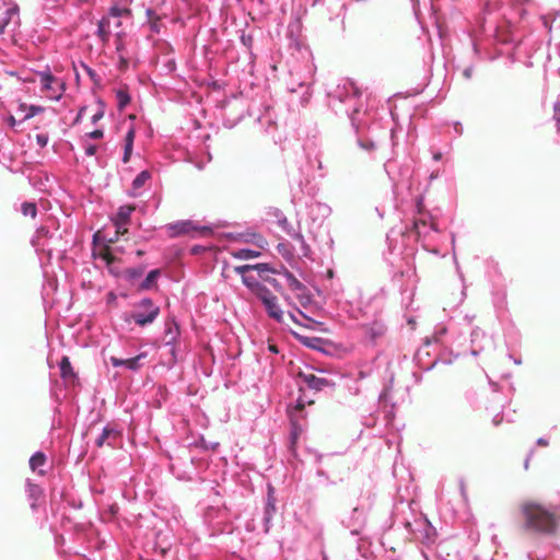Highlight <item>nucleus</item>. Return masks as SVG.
Wrapping results in <instances>:
<instances>
[{
	"label": "nucleus",
	"mask_w": 560,
	"mask_h": 560,
	"mask_svg": "<svg viewBox=\"0 0 560 560\" xmlns=\"http://www.w3.org/2000/svg\"><path fill=\"white\" fill-rule=\"evenodd\" d=\"M526 529L545 534L556 535L560 526V511L557 508H546L537 501H525L521 505Z\"/></svg>",
	"instance_id": "nucleus-1"
},
{
	"label": "nucleus",
	"mask_w": 560,
	"mask_h": 560,
	"mask_svg": "<svg viewBox=\"0 0 560 560\" xmlns=\"http://www.w3.org/2000/svg\"><path fill=\"white\" fill-rule=\"evenodd\" d=\"M159 313L160 307L154 305L150 299H144L136 305L133 312L125 314L124 318L126 322L135 320L140 327H145L158 317Z\"/></svg>",
	"instance_id": "nucleus-2"
},
{
	"label": "nucleus",
	"mask_w": 560,
	"mask_h": 560,
	"mask_svg": "<svg viewBox=\"0 0 560 560\" xmlns=\"http://www.w3.org/2000/svg\"><path fill=\"white\" fill-rule=\"evenodd\" d=\"M168 234L172 237L187 235L192 233H199L201 235H208L211 233V229L207 226H198L192 221H179L167 226Z\"/></svg>",
	"instance_id": "nucleus-3"
},
{
	"label": "nucleus",
	"mask_w": 560,
	"mask_h": 560,
	"mask_svg": "<svg viewBox=\"0 0 560 560\" xmlns=\"http://www.w3.org/2000/svg\"><path fill=\"white\" fill-rule=\"evenodd\" d=\"M264 306L266 307L270 317L278 322L283 320V312L278 305V299L268 289H259V295L257 296Z\"/></svg>",
	"instance_id": "nucleus-4"
},
{
	"label": "nucleus",
	"mask_w": 560,
	"mask_h": 560,
	"mask_svg": "<svg viewBox=\"0 0 560 560\" xmlns=\"http://www.w3.org/2000/svg\"><path fill=\"white\" fill-rule=\"evenodd\" d=\"M39 82H42V89L49 92L48 96L52 100H59L65 91V83L56 79L49 72H42L39 74Z\"/></svg>",
	"instance_id": "nucleus-5"
},
{
	"label": "nucleus",
	"mask_w": 560,
	"mask_h": 560,
	"mask_svg": "<svg viewBox=\"0 0 560 560\" xmlns=\"http://www.w3.org/2000/svg\"><path fill=\"white\" fill-rule=\"evenodd\" d=\"M234 271L242 276V280L244 284L256 295H259V290H267V287H264L258 281V277L253 275V267L250 265H243L234 267Z\"/></svg>",
	"instance_id": "nucleus-6"
},
{
	"label": "nucleus",
	"mask_w": 560,
	"mask_h": 560,
	"mask_svg": "<svg viewBox=\"0 0 560 560\" xmlns=\"http://www.w3.org/2000/svg\"><path fill=\"white\" fill-rule=\"evenodd\" d=\"M299 377L312 389L322 390L325 387L332 386L329 380L325 377H319L315 375L313 372H300Z\"/></svg>",
	"instance_id": "nucleus-7"
},
{
	"label": "nucleus",
	"mask_w": 560,
	"mask_h": 560,
	"mask_svg": "<svg viewBox=\"0 0 560 560\" xmlns=\"http://www.w3.org/2000/svg\"><path fill=\"white\" fill-rule=\"evenodd\" d=\"M120 439V433L118 430L113 428L112 425H107L104 428L103 432L96 439L95 444L97 447L109 446L114 447L115 444Z\"/></svg>",
	"instance_id": "nucleus-8"
},
{
	"label": "nucleus",
	"mask_w": 560,
	"mask_h": 560,
	"mask_svg": "<svg viewBox=\"0 0 560 560\" xmlns=\"http://www.w3.org/2000/svg\"><path fill=\"white\" fill-rule=\"evenodd\" d=\"M143 358H145V352L128 359L112 357L109 358V362H112L114 368L125 366L128 370L138 371L141 368V361Z\"/></svg>",
	"instance_id": "nucleus-9"
},
{
	"label": "nucleus",
	"mask_w": 560,
	"mask_h": 560,
	"mask_svg": "<svg viewBox=\"0 0 560 560\" xmlns=\"http://www.w3.org/2000/svg\"><path fill=\"white\" fill-rule=\"evenodd\" d=\"M97 37L103 43V45H107L110 40V19L109 16L102 18L97 23Z\"/></svg>",
	"instance_id": "nucleus-10"
},
{
	"label": "nucleus",
	"mask_w": 560,
	"mask_h": 560,
	"mask_svg": "<svg viewBox=\"0 0 560 560\" xmlns=\"http://www.w3.org/2000/svg\"><path fill=\"white\" fill-rule=\"evenodd\" d=\"M278 224L279 226L284 231L287 232L293 240L298 241L299 243H301L302 247L305 248V249H308V246L307 244L305 243V240H304V236L300 233V232H296L291 225L290 223L288 222L287 218L282 217L278 220Z\"/></svg>",
	"instance_id": "nucleus-11"
},
{
	"label": "nucleus",
	"mask_w": 560,
	"mask_h": 560,
	"mask_svg": "<svg viewBox=\"0 0 560 560\" xmlns=\"http://www.w3.org/2000/svg\"><path fill=\"white\" fill-rule=\"evenodd\" d=\"M179 336V327L175 319H167L165 322V342L173 345Z\"/></svg>",
	"instance_id": "nucleus-12"
},
{
	"label": "nucleus",
	"mask_w": 560,
	"mask_h": 560,
	"mask_svg": "<svg viewBox=\"0 0 560 560\" xmlns=\"http://www.w3.org/2000/svg\"><path fill=\"white\" fill-rule=\"evenodd\" d=\"M365 332L372 340H376L386 334L385 324H382L380 320H374L365 327Z\"/></svg>",
	"instance_id": "nucleus-13"
},
{
	"label": "nucleus",
	"mask_w": 560,
	"mask_h": 560,
	"mask_svg": "<svg viewBox=\"0 0 560 560\" xmlns=\"http://www.w3.org/2000/svg\"><path fill=\"white\" fill-rule=\"evenodd\" d=\"M135 210H136L135 205L120 206L113 220L128 225L130 222V215L133 213Z\"/></svg>",
	"instance_id": "nucleus-14"
},
{
	"label": "nucleus",
	"mask_w": 560,
	"mask_h": 560,
	"mask_svg": "<svg viewBox=\"0 0 560 560\" xmlns=\"http://www.w3.org/2000/svg\"><path fill=\"white\" fill-rule=\"evenodd\" d=\"M135 137H136L135 129H129L125 137V150H124V156H122L124 163H127L130 160L132 149H133Z\"/></svg>",
	"instance_id": "nucleus-15"
},
{
	"label": "nucleus",
	"mask_w": 560,
	"mask_h": 560,
	"mask_svg": "<svg viewBox=\"0 0 560 560\" xmlns=\"http://www.w3.org/2000/svg\"><path fill=\"white\" fill-rule=\"evenodd\" d=\"M115 95H116V98H117V108L118 110H124L127 105L130 103L131 101V97L129 95V92H128V89L125 86V88H121V89H118L115 91Z\"/></svg>",
	"instance_id": "nucleus-16"
},
{
	"label": "nucleus",
	"mask_w": 560,
	"mask_h": 560,
	"mask_svg": "<svg viewBox=\"0 0 560 560\" xmlns=\"http://www.w3.org/2000/svg\"><path fill=\"white\" fill-rule=\"evenodd\" d=\"M231 255L236 259L248 260L258 258L260 256V252H255V249L250 248H240L232 252Z\"/></svg>",
	"instance_id": "nucleus-17"
},
{
	"label": "nucleus",
	"mask_w": 560,
	"mask_h": 560,
	"mask_svg": "<svg viewBox=\"0 0 560 560\" xmlns=\"http://www.w3.org/2000/svg\"><path fill=\"white\" fill-rule=\"evenodd\" d=\"M46 462V456L43 452L35 453L30 459V466L34 471H38L39 475L44 474L43 466Z\"/></svg>",
	"instance_id": "nucleus-18"
},
{
	"label": "nucleus",
	"mask_w": 560,
	"mask_h": 560,
	"mask_svg": "<svg viewBox=\"0 0 560 560\" xmlns=\"http://www.w3.org/2000/svg\"><path fill=\"white\" fill-rule=\"evenodd\" d=\"M249 267H252V271H256L257 277H259L264 280H268V277H267L268 273L276 272V270L272 267H270L268 264L249 265Z\"/></svg>",
	"instance_id": "nucleus-19"
},
{
	"label": "nucleus",
	"mask_w": 560,
	"mask_h": 560,
	"mask_svg": "<svg viewBox=\"0 0 560 560\" xmlns=\"http://www.w3.org/2000/svg\"><path fill=\"white\" fill-rule=\"evenodd\" d=\"M60 373L63 378L72 377L74 376V372L71 365V361L69 357L65 355L61 358L60 364Z\"/></svg>",
	"instance_id": "nucleus-20"
},
{
	"label": "nucleus",
	"mask_w": 560,
	"mask_h": 560,
	"mask_svg": "<svg viewBox=\"0 0 560 560\" xmlns=\"http://www.w3.org/2000/svg\"><path fill=\"white\" fill-rule=\"evenodd\" d=\"M150 178H151V174L148 170L140 172L133 179V183H132L133 190L141 189Z\"/></svg>",
	"instance_id": "nucleus-21"
},
{
	"label": "nucleus",
	"mask_w": 560,
	"mask_h": 560,
	"mask_svg": "<svg viewBox=\"0 0 560 560\" xmlns=\"http://www.w3.org/2000/svg\"><path fill=\"white\" fill-rule=\"evenodd\" d=\"M278 253L287 260L293 258V248L290 243L281 242L277 245Z\"/></svg>",
	"instance_id": "nucleus-22"
},
{
	"label": "nucleus",
	"mask_w": 560,
	"mask_h": 560,
	"mask_svg": "<svg viewBox=\"0 0 560 560\" xmlns=\"http://www.w3.org/2000/svg\"><path fill=\"white\" fill-rule=\"evenodd\" d=\"M159 275H160V270H158V269L149 271L147 275V278L141 283V289L149 290V288H151L153 285V283L155 282Z\"/></svg>",
	"instance_id": "nucleus-23"
},
{
	"label": "nucleus",
	"mask_w": 560,
	"mask_h": 560,
	"mask_svg": "<svg viewBox=\"0 0 560 560\" xmlns=\"http://www.w3.org/2000/svg\"><path fill=\"white\" fill-rule=\"evenodd\" d=\"M21 209L23 215H28L32 219L37 215V205L35 202H23Z\"/></svg>",
	"instance_id": "nucleus-24"
},
{
	"label": "nucleus",
	"mask_w": 560,
	"mask_h": 560,
	"mask_svg": "<svg viewBox=\"0 0 560 560\" xmlns=\"http://www.w3.org/2000/svg\"><path fill=\"white\" fill-rule=\"evenodd\" d=\"M422 525L424 526V533L420 535L419 538L422 539L423 541H427V544H430L431 541H433L435 532L430 526L428 521L423 522Z\"/></svg>",
	"instance_id": "nucleus-25"
},
{
	"label": "nucleus",
	"mask_w": 560,
	"mask_h": 560,
	"mask_svg": "<svg viewBox=\"0 0 560 560\" xmlns=\"http://www.w3.org/2000/svg\"><path fill=\"white\" fill-rule=\"evenodd\" d=\"M287 280H289V289L290 290H305V287L302 282L296 279L290 271H285Z\"/></svg>",
	"instance_id": "nucleus-26"
},
{
	"label": "nucleus",
	"mask_w": 560,
	"mask_h": 560,
	"mask_svg": "<svg viewBox=\"0 0 560 560\" xmlns=\"http://www.w3.org/2000/svg\"><path fill=\"white\" fill-rule=\"evenodd\" d=\"M113 224L116 229L115 231V237L112 238L109 242H115L119 235H125L128 232L127 224H122L121 222L114 221Z\"/></svg>",
	"instance_id": "nucleus-27"
},
{
	"label": "nucleus",
	"mask_w": 560,
	"mask_h": 560,
	"mask_svg": "<svg viewBox=\"0 0 560 560\" xmlns=\"http://www.w3.org/2000/svg\"><path fill=\"white\" fill-rule=\"evenodd\" d=\"M100 256L103 260L107 262V265H113L116 258L113 255V252H110L109 246H105L103 250L100 253Z\"/></svg>",
	"instance_id": "nucleus-28"
},
{
	"label": "nucleus",
	"mask_w": 560,
	"mask_h": 560,
	"mask_svg": "<svg viewBox=\"0 0 560 560\" xmlns=\"http://www.w3.org/2000/svg\"><path fill=\"white\" fill-rule=\"evenodd\" d=\"M276 512V505H275V500L269 495L268 498V502L266 504V511H265V520L266 522H269L270 518L272 517V514Z\"/></svg>",
	"instance_id": "nucleus-29"
},
{
	"label": "nucleus",
	"mask_w": 560,
	"mask_h": 560,
	"mask_svg": "<svg viewBox=\"0 0 560 560\" xmlns=\"http://www.w3.org/2000/svg\"><path fill=\"white\" fill-rule=\"evenodd\" d=\"M44 108L40 105H28V112L24 117V120L31 119L32 117L42 114Z\"/></svg>",
	"instance_id": "nucleus-30"
},
{
	"label": "nucleus",
	"mask_w": 560,
	"mask_h": 560,
	"mask_svg": "<svg viewBox=\"0 0 560 560\" xmlns=\"http://www.w3.org/2000/svg\"><path fill=\"white\" fill-rule=\"evenodd\" d=\"M109 14L114 18H118V16H122V15H130L131 11L129 9H125V8L112 7L109 9Z\"/></svg>",
	"instance_id": "nucleus-31"
},
{
	"label": "nucleus",
	"mask_w": 560,
	"mask_h": 560,
	"mask_svg": "<svg viewBox=\"0 0 560 560\" xmlns=\"http://www.w3.org/2000/svg\"><path fill=\"white\" fill-rule=\"evenodd\" d=\"M291 424H292V430H291L290 436H291V443L294 444L295 441L298 440L299 435L301 434L302 428L299 427L294 420L291 421Z\"/></svg>",
	"instance_id": "nucleus-32"
},
{
	"label": "nucleus",
	"mask_w": 560,
	"mask_h": 560,
	"mask_svg": "<svg viewBox=\"0 0 560 560\" xmlns=\"http://www.w3.org/2000/svg\"><path fill=\"white\" fill-rule=\"evenodd\" d=\"M9 11H2L0 13V34H3V31L5 30V27L8 26V22H9Z\"/></svg>",
	"instance_id": "nucleus-33"
},
{
	"label": "nucleus",
	"mask_w": 560,
	"mask_h": 560,
	"mask_svg": "<svg viewBox=\"0 0 560 560\" xmlns=\"http://www.w3.org/2000/svg\"><path fill=\"white\" fill-rule=\"evenodd\" d=\"M553 119L557 121V129L560 132V102L553 106Z\"/></svg>",
	"instance_id": "nucleus-34"
},
{
	"label": "nucleus",
	"mask_w": 560,
	"mask_h": 560,
	"mask_svg": "<svg viewBox=\"0 0 560 560\" xmlns=\"http://www.w3.org/2000/svg\"><path fill=\"white\" fill-rule=\"evenodd\" d=\"M116 50H117V52H119V55L124 50V42H122L121 33L116 34Z\"/></svg>",
	"instance_id": "nucleus-35"
},
{
	"label": "nucleus",
	"mask_w": 560,
	"mask_h": 560,
	"mask_svg": "<svg viewBox=\"0 0 560 560\" xmlns=\"http://www.w3.org/2000/svg\"><path fill=\"white\" fill-rule=\"evenodd\" d=\"M36 140H37V145L39 148H44V147H46V143L48 141V137L46 135H44V133H39V135L36 136Z\"/></svg>",
	"instance_id": "nucleus-36"
},
{
	"label": "nucleus",
	"mask_w": 560,
	"mask_h": 560,
	"mask_svg": "<svg viewBox=\"0 0 560 560\" xmlns=\"http://www.w3.org/2000/svg\"><path fill=\"white\" fill-rule=\"evenodd\" d=\"M303 342L307 347L317 348V345L320 342V339H318V338H305Z\"/></svg>",
	"instance_id": "nucleus-37"
},
{
	"label": "nucleus",
	"mask_w": 560,
	"mask_h": 560,
	"mask_svg": "<svg viewBox=\"0 0 560 560\" xmlns=\"http://www.w3.org/2000/svg\"><path fill=\"white\" fill-rule=\"evenodd\" d=\"M128 63H129L128 59L122 54H120L119 55V69L121 71H125V69H127V67H128Z\"/></svg>",
	"instance_id": "nucleus-38"
},
{
	"label": "nucleus",
	"mask_w": 560,
	"mask_h": 560,
	"mask_svg": "<svg viewBox=\"0 0 560 560\" xmlns=\"http://www.w3.org/2000/svg\"><path fill=\"white\" fill-rule=\"evenodd\" d=\"M84 69L88 73V75L95 82L97 83L98 82V79H97V75L95 73V70H93L92 68H88V66H84Z\"/></svg>",
	"instance_id": "nucleus-39"
},
{
	"label": "nucleus",
	"mask_w": 560,
	"mask_h": 560,
	"mask_svg": "<svg viewBox=\"0 0 560 560\" xmlns=\"http://www.w3.org/2000/svg\"><path fill=\"white\" fill-rule=\"evenodd\" d=\"M88 136L91 137V138H94V139H98V138H102L104 136V131L101 130V129H96V130H93V131L89 132Z\"/></svg>",
	"instance_id": "nucleus-40"
},
{
	"label": "nucleus",
	"mask_w": 560,
	"mask_h": 560,
	"mask_svg": "<svg viewBox=\"0 0 560 560\" xmlns=\"http://www.w3.org/2000/svg\"><path fill=\"white\" fill-rule=\"evenodd\" d=\"M97 151V147L96 145H92V144H89L85 147V154L89 155V156H92L96 153Z\"/></svg>",
	"instance_id": "nucleus-41"
},
{
	"label": "nucleus",
	"mask_w": 560,
	"mask_h": 560,
	"mask_svg": "<svg viewBox=\"0 0 560 560\" xmlns=\"http://www.w3.org/2000/svg\"><path fill=\"white\" fill-rule=\"evenodd\" d=\"M413 225H415V229L417 230V232L420 233V228L425 226L427 221L425 220H417V221H415Z\"/></svg>",
	"instance_id": "nucleus-42"
},
{
	"label": "nucleus",
	"mask_w": 560,
	"mask_h": 560,
	"mask_svg": "<svg viewBox=\"0 0 560 560\" xmlns=\"http://www.w3.org/2000/svg\"><path fill=\"white\" fill-rule=\"evenodd\" d=\"M300 303L305 306L307 303L311 302V298L310 296H298Z\"/></svg>",
	"instance_id": "nucleus-43"
},
{
	"label": "nucleus",
	"mask_w": 560,
	"mask_h": 560,
	"mask_svg": "<svg viewBox=\"0 0 560 560\" xmlns=\"http://www.w3.org/2000/svg\"><path fill=\"white\" fill-rule=\"evenodd\" d=\"M103 116H104V112H98L97 114H95V115L93 116L92 121H93V122H96V121H98L100 119H102V118H103Z\"/></svg>",
	"instance_id": "nucleus-44"
},
{
	"label": "nucleus",
	"mask_w": 560,
	"mask_h": 560,
	"mask_svg": "<svg viewBox=\"0 0 560 560\" xmlns=\"http://www.w3.org/2000/svg\"><path fill=\"white\" fill-rule=\"evenodd\" d=\"M19 109H20L21 112H23V113H24V112H26V113H27V112H28V105H27L26 103H20V104H19Z\"/></svg>",
	"instance_id": "nucleus-45"
},
{
	"label": "nucleus",
	"mask_w": 560,
	"mask_h": 560,
	"mask_svg": "<svg viewBox=\"0 0 560 560\" xmlns=\"http://www.w3.org/2000/svg\"><path fill=\"white\" fill-rule=\"evenodd\" d=\"M7 121L11 127H14L16 125V120L13 116L8 117Z\"/></svg>",
	"instance_id": "nucleus-46"
},
{
	"label": "nucleus",
	"mask_w": 560,
	"mask_h": 560,
	"mask_svg": "<svg viewBox=\"0 0 560 560\" xmlns=\"http://www.w3.org/2000/svg\"><path fill=\"white\" fill-rule=\"evenodd\" d=\"M493 423L495 425H499V423H502V416L498 415L494 419H493Z\"/></svg>",
	"instance_id": "nucleus-47"
},
{
	"label": "nucleus",
	"mask_w": 560,
	"mask_h": 560,
	"mask_svg": "<svg viewBox=\"0 0 560 560\" xmlns=\"http://www.w3.org/2000/svg\"><path fill=\"white\" fill-rule=\"evenodd\" d=\"M141 275H142V270H132V271H131V276H132V277H139V276H141Z\"/></svg>",
	"instance_id": "nucleus-48"
},
{
	"label": "nucleus",
	"mask_w": 560,
	"mask_h": 560,
	"mask_svg": "<svg viewBox=\"0 0 560 560\" xmlns=\"http://www.w3.org/2000/svg\"><path fill=\"white\" fill-rule=\"evenodd\" d=\"M537 444H538V445H540V446H547V444H548V443H547L545 440L539 439V440L537 441Z\"/></svg>",
	"instance_id": "nucleus-49"
},
{
	"label": "nucleus",
	"mask_w": 560,
	"mask_h": 560,
	"mask_svg": "<svg viewBox=\"0 0 560 560\" xmlns=\"http://www.w3.org/2000/svg\"><path fill=\"white\" fill-rule=\"evenodd\" d=\"M295 409L302 411L304 409V405L299 401Z\"/></svg>",
	"instance_id": "nucleus-50"
},
{
	"label": "nucleus",
	"mask_w": 560,
	"mask_h": 560,
	"mask_svg": "<svg viewBox=\"0 0 560 560\" xmlns=\"http://www.w3.org/2000/svg\"><path fill=\"white\" fill-rule=\"evenodd\" d=\"M85 108H81L78 116H77V121L80 120L81 116H82V113L84 112Z\"/></svg>",
	"instance_id": "nucleus-51"
},
{
	"label": "nucleus",
	"mask_w": 560,
	"mask_h": 560,
	"mask_svg": "<svg viewBox=\"0 0 560 560\" xmlns=\"http://www.w3.org/2000/svg\"><path fill=\"white\" fill-rule=\"evenodd\" d=\"M441 158H442V154H441V153H435V154L433 155V159H434L435 161L440 160Z\"/></svg>",
	"instance_id": "nucleus-52"
},
{
	"label": "nucleus",
	"mask_w": 560,
	"mask_h": 560,
	"mask_svg": "<svg viewBox=\"0 0 560 560\" xmlns=\"http://www.w3.org/2000/svg\"><path fill=\"white\" fill-rule=\"evenodd\" d=\"M143 255H144L143 249H138V250H137V256H138V257H142Z\"/></svg>",
	"instance_id": "nucleus-53"
},
{
	"label": "nucleus",
	"mask_w": 560,
	"mask_h": 560,
	"mask_svg": "<svg viewBox=\"0 0 560 560\" xmlns=\"http://www.w3.org/2000/svg\"><path fill=\"white\" fill-rule=\"evenodd\" d=\"M269 349L272 351V352H278V349L275 345H271L269 346Z\"/></svg>",
	"instance_id": "nucleus-54"
},
{
	"label": "nucleus",
	"mask_w": 560,
	"mask_h": 560,
	"mask_svg": "<svg viewBox=\"0 0 560 560\" xmlns=\"http://www.w3.org/2000/svg\"><path fill=\"white\" fill-rule=\"evenodd\" d=\"M528 465H529V458L526 459L525 467L528 468Z\"/></svg>",
	"instance_id": "nucleus-55"
},
{
	"label": "nucleus",
	"mask_w": 560,
	"mask_h": 560,
	"mask_svg": "<svg viewBox=\"0 0 560 560\" xmlns=\"http://www.w3.org/2000/svg\"><path fill=\"white\" fill-rule=\"evenodd\" d=\"M292 320L298 322L293 314H290Z\"/></svg>",
	"instance_id": "nucleus-56"
}]
</instances>
